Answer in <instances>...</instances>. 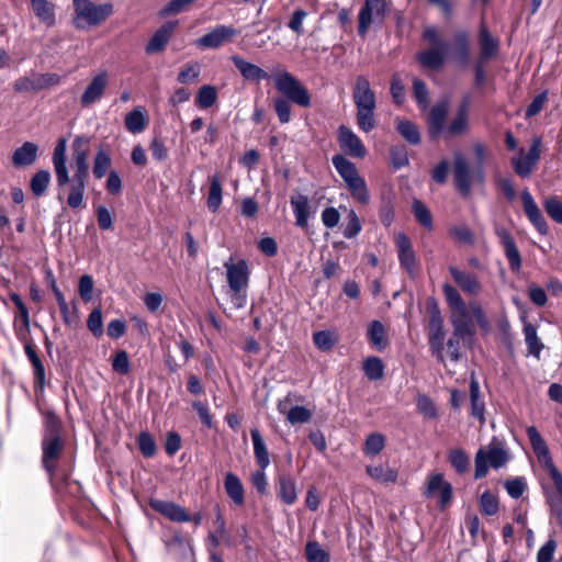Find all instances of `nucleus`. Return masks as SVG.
<instances>
[{"label":"nucleus","instance_id":"obj_1","mask_svg":"<svg viewBox=\"0 0 562 562\" xmlns=\"http://www.w3.org/2000/svg\"><path fill=\"white\" fill-rule=\"evenodd\" d=\"M90 143L91 137L88 135H77L74 138L71 147L75 171L71 178L67 166L66 138H59L53 151L52 162L56 179L57 199L61 202L65 191L68 189L66 203L72 210L85 205V192L89 177Z\"/></svg>","mask_w":562,"mask_h":562},{"label":"nucleus","instance_id":"obj_2","mask_svg":"<svg viewBox=\"0 0 562 562\" xmlns=\"http://www.w3.org/2000/svg\"><path fill=\"white\" fill-rule=\"evenodd\" d=\"M41 437V464L53 484L58 462L66 447L61 420L53 411L43 413Z\"/></svg>","mask_w":562,"mask_h":562},{"label":"nucleus","instance_id":"obj_3","mask_svg":"<svg viewBox=\"0 0 562 562\" xmlns=\"http://www.w3.org/2000/svg\"><path fill=\"white\" fill-rule=\"evenodd\" d=\"M273 82L276 89L284 95L273 100V108L281 124L289 123L291 120L290 102L302 108L311 106L308 90L291 72L282 70L274 74Z\"/></svg>","mask_w":562,"mask_h":562},{"label":"nucleus","instance_id":"obj_4","mask_svg":"<svg viewBox=\"0 0 562 562\" xmlns=\"http://www.w3.org/2000/svg\"><path fill=\"white\" fill-rule=\"evenodd\" d=\"M352 100L356 106L358 128L363 133L371 132L376 125V99L369 79L363 75L356 77L352 88Z\"/></svg>","mask_w":562,"mask_h":562},{"label":"nucleus","instance_id":"obj_5","mask_svg":"<svg viewBox=\"0 0 562 562\" xmlns=\"http://www.w3.org/2000/svg\"><path fill=\"white\" fill-rule=\"evenodd\" d=\"M422 38L431 47L417 53L416 60L424 68L431 70L441 69L447 59L448 44L442 40L437 27L434 25L426 26L423 30Z\"/></svg>","mask_w":562,"mask_h":562},{"label":"nucleus","instance_id":"obj_6","mask_svg":"<svg viewBox=\"0 0 562 562\" xmlns=\"http://www.w3.org/2000/svg\"><path fill=\"white\" fill-rule=\"evenodd\" d=\"M226 280L231 290V301L236 308L245 307L247 303V288L249 283V269L245 259L236 262L231 257L224 262Z\"/></svg>","mask_w":562,"mask_h":562},{"label":"nucleus","instance_id":"obj_7","mask_svg":"<svg viewBox=\"0 0 562 562\" xmlns=\"http://www.w3.org/2000/svg\"><path fill=\"white\" fill-rule=\"evenodd\" d=\"M72 4L74 24L79 30L100 25L114 12V7L111 2L95 4L91 0H72Z\"/></svg>","mask_w":562,"mask_h":562},{"label":"nucleus","instance_id":"obj_8","mask_svg":"<svg viewBox=\"0 0 562 562\" xmlns=\"http://www.w3.org/2000/svg\"><path fill=\"white\" fill-rule=\"evenodd\" d=\"M509 457L506 449L494 438L486 449L480 448L475 453L474 479L479 480L486 476L488 472V465H491L493 469H499L504 467Z\"/></svg>","mask_w":562,"mask_h":562},{"label":"nucleus","instance_id":"obj_9","mask_svg":"<svg viewBox=\"0 0 562 562\" xmlns=\"http://www.w3.org/2000/svg\"><path fill=\"white\" fill-rule=\"evenodd\" d=\"M427 312L429 326V347L432 355L436 356V358L440 362H443V342L446 333L443 328V318L441 316L440 307L434 297H429L427 301Z\"/></svg>","mask_w":562,"mask_h":562},{"label":"nucleus","instance_id":"obj_10","mask_svg":"<svg viewBox=\"0 0 562 562\" xmlns=\"http://www.w3.org/2000/svg\"><path fill=\"white\" fill-rule=\"evenodd\" d=\"M526 431L535 454L537 456L538 460L543 464V467L548 470L549 475L553 481L558 493L562 497V473L553 463L552 457L550 454L546 441L543 440L540 432L535 426L527 427Z\"/></svg>","mask_w":562,"mask_h":562},{"label":"nucleus","instance_id":"obj_11","mask_svg":"<svg viewBox=\"0 0 562 562\" xmlns=\"http://www.w3.org/2000/svg\"><path fill=\"white\" fill-rule=\"evenodd\" d=\"M387 11L385 0H364L358 14V34L364 36L372 23L382 24Z\"/></svg>","mask_w":562,"mask_h":562},{"label":"nucleus","instance_id":"obj_12","mask_svg":"<svg viewBox=\"0 0 562 562\" xmlns=\"http://www.w3.org/2000/svg\"><path fill=\"white\" fill-rule=\"evenodd\" d=\"M474 177H476L475 170H472L461 153H457L453 160V181L457 191L461 195L468 196L470 194Z\"/></svg>","mask_w":562,"mask_h":562},{"label":"nucleus","instance_id":"obj_13","mask_svg":"<svg viewBox=\"0 0 562 562\" xmlns=\"http://www.w3.org/2000/svg\"><path fill=\"white\" fill-rule=\"evenodd\" d=\"M470 97L465 95L459 103L454 117L446 126L443 134L446 138L460 137L470 131Z\"/></svg>","mask_w":562,"mask_h":562},{"label":"nucleus","instance_id":"obj_14","mask_svg":"<svg viewBox=\"0 0 562 562\" xmlns=\"http://www.w3.org/2000/svg\"><path fill=\"white\" fill-rule=\"evenodd\" d=\"M236 35H238V31L235 27L220 24L203 36L199 37L195 41V45L203 49H215L224 43L229 42Z\"/></svg>","mask_w":562,"mask_h":562},{"label":"nucleus","instance_id":"obj_15","mask_svg":"<svg viewBox=\"0 0 562 562\" xmlns=\"http://www.w3.org/2000/svg\"><path fill=\"white\" fill-rule=\"evenodd\" d=\"M337 140L340 148L356 158H363L367 149L359 136L348 126L340 125L337 130Z\"/></svg>","mask_w":562,"mask_h":562},{"label":"nucleus","instance_id":"obj_16","mask_svg":"<svg viewBox=\"0 0 562 562\" xmlns=\"http://www.w3.org/2000/svg\"><path fill=\"white\" fill-rule=\"evenodd\" d=\"M437 492H440L438 506L440 509H445L452 499V485L443 480V475L441 473L428 476L424 496L426 498H431Z\"/></svg>","mask_w":562,"mask_h":562},{"label":"nucleus","instance_id":"obj_17","mask_svg":"<svg viewBox=\"0 0 562 562\" xmlns=\"http://www.w3.org/2000/svg\"><path fill=\"white\" fill-rule=\"evenodd\" d=\"M495 234L498 237L499 244L504 249L505 257L508 261L509 268L513 272H518L521 269V257L516 246L515 239L510 233L501 226L495 227Z\"/></svg>","mask_w":562,"mask_h":562},{"label":"nucleus","instance_id":"obj_18","mask_svg":"<svg viewBox=\"0 0 562 562\" xmlns=\"http://www.w3.org/2000/svg\"><path fill=\"white\" fill-rule=\"evenodd\" d=\"M109 82V75L106 71H101L95 75L83 93L80 97V103L83 108L94 104L103 97Z\"/></svg>","mask_w":562,"mask_h":562},{"label":"nucleus","instance_id":"obj_19","mask_svg":"<svg viewBox=\"0 0 562 562\" xmlns=\"http://www.w3.org/2000/svg\"><path fill=\"white\" fill-rule=\"evenodd\" d=\"M395 243L401 267L405 269L409 276H414L417 269V260L409 238L405 234L400 233L396 236Z\"/></svg>","mask_w":562,"mask_h":562},{"label":"nucleus","instance_id":"obj_20","mask_svg":"<svg viewBox=\"0 0 562 562\" xmlns=\"http://www.w3.org/2000/svg\"><path fill=\"white\" fill-rule=\"evenodd\" d=\"M521 201L524 212L530 223L535 226L539 234L547 235L548 224L528 189L521 191Z\"/></svg>","mask_w":562,"mask_h":562},{"label":"nucleus","instance_id":"obj_21","mask_svg":"<svg viewBox=\"0 0 562 562\" xmlns=\"http://www.w3.org/2000/svg\"><path fill=\"white\" fill-rule=\"evenodd\" d=\"M178 23V21H168L159 26L147 42L145 52L147 54L161 53L169 43Z\"/></svg>","mask_w":562,"mask_h":562},{"label":"nucleus","instance_id":"obj_22","mask_svg":"<svg viewBox=\"0 0 562 562\" xmlns=\"http://www.w3.org/2000/svg\"><path fill=\"white\" fill-rule=\"evenodd\" d=\"M149 506L155 512L161 514L171 521L187 522L191 520V515H189L182 506L173 502L162 499H150Z\"/></svg>","mask_w":562,"mask_h":562},{"label":"nucleus","instance_id":"obj_23","mask_svg":"<svg viewBox=\"0 0 562 562\" xmlns=\"http://www.w3.org/2000/svg\"><path fill=\"white\" fill-rule=\"evenodd\" d=\"M291 209L295 217V225L300 228H307L310 218L315 211L312 210L307 195L297 193L290 199Z\"/></svg>","mask_w":562,"mask_h":562},{"label":"nucleus","instance_id":"obj_24","mask_svg":"<svg viewBox=\"0 0 562 562\" xmlns=\"http://www.w3.org/2000/svg\"><path fill=\"white\" fill-rule=\"evenodd\" d=\"M477 42L480 47L479 60H481V63H486L497 55L499 50V43L491 34L484 23H481L480 25Z\"/></svg>","mask_w":562,"mask_h":562},{"label":"nucleus","instance_id":"obj_25","mask_svg":"<svg viewBox=\"0 0 562 562\" xmlns=\"http://www.w3.org/2000/svg\"><path fill=\"white\" fill-rule=\"evenodd\" d=\"M449 273L464 293L469 295H477L480 293L482 286L474 273L460 270L454 266L449 267Z\"/></svg>","mask_w":562,"mask_h":562},{"label":"nucleus","instance_id":"obj_26","mask_svg":"<svg viewBox=\"0 0 562 562\" xmlns=\"http://www.w3.org/2000/svg\"><path fill=\"white\" fill-rule=\"evenodd\" d=\"M447 114V102H439L430 109L428 117V134L431 139H436L440 134H443Z\"/></svg>","mask_w":562,"mask_h":562},{"label":"nucleus","instance_id":"obj_27","mask_svg":"<svg viewBox=\"0 0 562 562\" xmlns=\"http://www.w3.org/2000/svg\"><path fill=\"white\" fill-rule=\"evenodd\" d=\"M451 325L453 327V336L461 338L463 341L472 339L475 334L474 325L469 316V310L458 312L451 315Z\"/></svg>","mask_w":562,"mask_h":562},{"label":"nucleus","instance_id":"obj_28","mask_svg":"<svg viewBox=\"0 0 562 562\" xmlns=\"http://www.w3.org/2000/svg\"><path fill=\"white\" fill-rule=\"evenodd\" d=\"M231 59L245 80L259 82L269 78V74L267 71L261 69L259 66L245 60L238 55L232 56Z\"/></svg>","mask_w":562,"mask_h":562},{"label":"nucleus","instance_id":"obj_29","mask_svg":"<svg viewBox=\"0 0 562 562\" xmlns=\"http://www.w3.org/2000/svg\"><path fill=\"white\" fill-rule=\"evenodd\" d=\"M470 416L477 419L481 426L486 422L485 402L481 396L480 384L474 376L470 381Z\"/></svg>","mask_w":562,"mask_h":562},{"label":"nucleus","instance_id":"obj_30","mask_svg":"<svg viewBox=\"0 0 562 562\" xmlns=\"http://www.w3.org/2000/svg\"><path fill=\"white\" fill-rule=\"evenodd\" d=\"M224 490L228 498L238 507L245 504V487L241 480L233 472L224 476Z\"/></svg>","mask_w":562,"mask_h":562},{"label":"nucleus","instance_id":"obj_31","mask_svg":"<svg viewBox=\"0 0 562 562\" xmlns=\"http://www.w3.org/2000/svg\"><path fill=\"white\" fill-rule=\"evenodd\" d=\"M278 497L285 505H293L297 499L295 479L291 474H280L277 477Z\"/></svg>","mask_w":562,"mask_h":562},{"label":"nucleus","instance_id":"obj_32","mask_svg":"<svg viewBox=\"0 0 562 562\" xmlns=\"http://www.w3.org/2000/svg\"><path fill=\"white\" fill-rule=\"evenodd\" d=\"M367 474L378 483L395 484L398 479V470L387 463L370 464L366 468Z\"/></svg>","mask_w":562,"mask_h":562},{"label":"nucleus","instance_id":"obj_33","mask_svg":"<svg viewBox=\"0 0 562 562\" xmlns=\"http://www.w3.org/2000/svg\"><path fill=\"white\" fill-rule=\"evenodd\" d=\"M254 457L259 468L267 469L270 465V454L268 447L258 428L250 429Z\"/></svg>","mask_w":562,"mask_h":562},{"label":"nucleus","instance_id":"obj_34","mask_svg":"<svg viewBox=\"0 0 562 562\" xmlns=\"http://www.w3.org/2000/svg\"><path fill=\"white\" fill-rule=\"evenodd\" d=\"M38 154V146L32 142H25L12 154V164L14 167H26L35 162Z\"/></svg>","mask_w":562,"mask_h":562},{"label":"nucleus","instance_id":"obj_35","mask_svg":"<svg viewBox=\"0 0 562 562\" xmlns=\"http://www.w3.org/2000/svg\"><path fill=\"white\" fill-rule=\"evenodd\" d=\"M36 18L47 27L56 23L55 4L48 0H30Z\"/></svg>","mask_w":562,"mask_h":562},{"label":"nucleus","instance_id":"obj_36","mask_svg":"<svg viewBox=\"0 0 562 562\" xmlns=\"http://www.w3.org/2000/svg\"><path fill=\"white\" fill-rule=\"evenodd\" d=\"M453 54L458 61L465 64L470 59V35L465 30H458L453 34Z\"/></svg>","mask_w":562,"mask_h":562},{"label":"nucleus","instance_id":"obj_37","mask_svg":"<svg viewBox=\"0 0 562 562\" xmlns=\"http://www.w3.org/2000/svg\"><path fill=\"white\" fill-rule=\"evenodd\" d=\"M24 351L33 368L34 382L43 389L45 384V368L36 352L35 346L31 342H26L24 345Z\"/></svg>","mask_w":562,"mask_h":562},{"label":"nucleus","instance_id":"obj_38","mask_svg":"<svg viewBox=\"0 0 562 562\" xmlns=\"http://www.w3.org/2000/svg\"><path fill=\"white\" fill-rule=\"evenodd\" d=\"M331 162L338 175L346 183L359 177L355 164L348 160L345 156L337 154L333 156Z\"/></svg>","mask_w":562,"mask_h":562},{"label":"nucleus","instance_id":"obj_39","mask_svg":"<svg viewBox=\"0 0 562 562\" xmlns=\"http://www.w3.org/2000/svg\"><path fill=\"white\" fill-rule=\"evenodd\" d=\"M50 179V172L46 169H42L35 172L30 181V189L33 195L36 198L43 196L48 189Z\"/></svg>","mask_w":562,"mask_h":562},{"label":"nucleus","instance_id":"obj_40","mask_svg":"<svg viewBox=\"0 0 562 562\" xmlns=\"http://www.w3.org/2000/svg\"><path fill=\"white\" fill-rule=\"evenodd\" d=\"M368 338L378 350H383L387 346L385 328L380 321H372L370 323Z\"/></svg>","mask_w":562,"mask_h":562},{"label":"nucleus","instance_id":"obj_41","mask_svg":"<svg viewBox=\"0 0 562 562\" xmlns=\"http://www.w3.org/2000/svg\"><path fill=\"white\" fill-rule=\"evenodd\" d=\"M362 369L364 375L370 381L381 380L384 375V364L383 361L375 356L368 357L363 360Z\"/></svg>","mask_w":562,"mask_h":562},{"label":"nucleus","instance_id":"obj_42","mask_svg":"<svg viewBox=\"0 0 562 562\" xmlns=\"http://www.w3.org/2000/svg\"><path fill=\"white\" fill-rule=\"evenodd\" d=\"M396 130L411 145H418L422 140L419 130L415 123L408 120L398 121Z\"/></svg>","mask_w":562,"mask_h":562},{"label":"nucleus","instance_id":"obj_43","mask_svg":"<svg viewBox=\"0 0 562 562\" xmlns=\"http://www.w3.org/2000/svg\"><path fill=\"white\" fill-rule=\"evenodd\" d=\"M442 293L445 295L447 304L449 305L450 308L454 311V313H463L464 310H468V306L464 303L462 296L460 295L458 290L451 284L445 283L442 285Z\"/></svg>","mask_w":562,"mask_h":562},{"label":"nucleus","instance_id":"obj_44","mask_svg":"<svg viewBox=\"0 0 562 562\" xmlns=\"http://www.w3.org/2000/svg\"><path fill=\"white\" fill-rule=\"evenodd\" d=\"M111 166V156L110 154L102 147H100L93 158L92 172L95 179H102L106 172L109 167Z\"/></svg>","mask_w":562,"mask_h":562},{"label":"nucleus","instance_id":"obj_45","mask_svg":"<svg viewBox=\"0 0 562 562\" xmlns=\"http://www.w3.org/2000/svg\"><path fill=\"white\" fill-rule=\"evenodd\" d=\"M222 184L217 175H214L210 179V189L207 195V207L212 212H216L222 203Z\"/></svg>","mask_w":562,"mask_h":562},{"label":"nucleus","instance_id":"obj_46","mask_svg":"<svg viewBox=\"0 0 562 562\" xmlns=\"http://www.w3.org/2000/svg\"><path fill=\"white\" fill-rule=\"evenodd\" d=\"M448 461L459 474L465 473L470 465V459L461 448L451 449L448 453Z\"/></svg>","mask_w":562,"mask_h":562},{"label":"nucleus","instance_id":"obj_47","mask_svg":"<svg viewBox=\"0 0 562 562\" xmlns=\"http://www.w3.org/2000/svg\"><path fill=\"white\" fill-rule=\"evenodd\" d=\"M351 196L358 202L366 204L370 200L367 183L360 176L346 183Z\"/></svg>","mask_w":562,"mask_h":562},{"label":"nucleus","instance_id":"obj_48","mask_svg":"<svg viewBox=\"0 0 562 562\" xmlns=\"http://www.w3.org/2000/svg\"><path fill=\"white\" fill-rule=\"evenodd\" d=\"M524 335L529 353L539 358L543 345L537 336V328L532 324L526 323L524 326Z\"/></svg>","mask_w":562,"mask_h":562},{"label":"nucleus","instance_id":"obj_49","mask_svg":"<svg viewBox=\"0 0 562 562\" xmlns=\"http://www.w3.org/2000/svg\"><path fill=\"white\" fill-rule=\"evenodd\" d=\"M217 100V90L212 85L202 86L195 97V103L201 109L211 108Z\"/></svg>","mask_w":562,"mask_h":562},{"label":"nucleus","instance_id":"obj_50","mask_svg":"<svg viewBox=\"0 0 562 562\" xmlns=\"http://www.w3.org/2000/svg\"><path fill=\"white\" fill-rule=\"evenodd\" d=\"M125 127L133 134L143 132L146 127V117L140 109H134L125 116Z\"/></svg>","mask_w":562,"mask_h":562},{"label":"nucleus","instance_id":"obj_51","mask_svg":"<svg viewBox=\"0 0 562 562\" xmlns=\"http://www.w3.org/2000/svg\"><path fill=\"white\" fill-rule=\"evenodd\" d=\"M384 446L385 437L380 432H372L366 438L363 452L367 456L375 457L384 449Z\"/></svg>","mask_w":562,"mask_h":562},{"label":"nucleus","instance_id":"obj_52","mask_svg":"<svg viewBox=\"0 0 562 562\" xmlns=\"http://www.w3.org/2000/svg\"><path fill=\"white\" fill-rule=\"evenodd\" d=\"M307 562H329V553L326 552L317 541H308L305 546Z\"/></svg>","mask_w":562,"mask_h":562},{"label":"nucleus","instance_id":"obj_53","mask_svg":"<svg viewBox=\"0 0 562 562\" xmlns=\"http://www.w3.org/2000/svg\"><path fill=\"white\" fill-rule=\"evenodd\" d=\"M59 311L63 317V322L67 326H77L80 323L79 308L76 300H72L70 304L66 303L59 306Z\"/></svg>","mask_w":562,"mask_h":562},{"label":"nucleus","instance_id":"obj_54","mask_svg":"<svg viewBox=\"0 0 562 562\" xmlns=\"http://www.w3.org/2000/svg\"><path fill=\"white\" fill-rule=\"evenodd\" d=\"M413 95L419 109L425 110L429 105V92L426 83L420 78L413 79Z\"/></svg>","mask_w":562,"mask_h":562},{"label":"nucleus","instance_id":"obj_55","mask_svg":"<svg viewBox=\"0 0 562 562\" xmlns=\"http://www.w3.org/2000/svg\"><path fill=\"white\" fill-rule=\"evenodd\" d=\"M480 509L485 516H494L498 513L499 505L496 495L485 491L480 496Z\"/></svg>","mask_w":562,"mask_h":562},{"label":"nucleus","instance_id":"obj_56","mask_svg":"<svg viewBox=\"0 0 562 562\" xmlns=\"http://www.w3.org/2000/svg\"><path fill=\"white\" fill-rule=\"evenodd\" d=\"M412 210L420 225H423L427 229L432 228L431 213L422 201L415 199L412 203Z\"/></svg>","mask_w":562,"mask_h":562},{"label":"nucleus","instance_id":"obj_57","mask_svg":"<svg viewBox=\"0 0 562 562\" xmlns=\"http://www.w3.org/2000/svg\"><path fill=\"white\" fill-rule=\"evenodd\" d=\"M416 406L420 414L426 418L435 419L438 417V411L434 401L426 394H418L416 397Z\"/></svg>","mask_w":562,"mask_h":562},{"label":"nucleus","instance_id":"obj_58","mask_svg":"<svg viewBox=\"0 0 562 562\" xmlns=\"http://www.w3.org/2000/svg\"><path fill=\"white\" fill-rule=\"evenodd\" d=\"M137 445L140 453L145 458H151L156 454L157 446L153 436L147 431H142L137 437Z\"/></svg>","mask_w":562,"mask_h":562},{"label":"nucleus","instance_id":"obj_59","mask_svg":"<svg viewBox=\"0 0 562 562\" xmlns=\"http://www.w3.org/2000/svg\"><path fill=\"white\" fill-rule=\"evenodd\" d=\"M390 158L393 167L398 170L408 165L409 158L404 145H395L390 149Z\"/></svg>","mask_w":562,"mask_h":562},{"label":"nucleus","instance_id":"obj_60","mask_svg":"<svg viewBox=\"0 0 562 562\" xmlns=\"http://www.w3.org/2000/svg\"><path fill=\"white\" fill-rule=\"evenodd\" d=\"M536 165L537 162L533 160H529V157H527L526 155L524 157H517L512 159V166L515 172L521 178H528L531 175Z\"/></svg>","mask_w":562,"mask_h":562},{"label":"nucleus","instance_id":"obj_61","mask_svg":"<svg viewBox=\"0 0 562 562\" xmlns=\"http://www.w3.org/2000/svg\"><path fill=\"white\" fill-rule=\"evenodd\" d=\"M504 487L508 495L515 499L522 496L527 488L526 480L522 476H517L504 482Z\"/></svg>","mask_w":562,"mask_h":562},{"label":"nucleus","instance_id":"obj_62","mask_svg":"<svg viewBox=\"0 0 562 562\" xmlns=\"http://www.w3.org/2000/svg\"><path fill=\"white\" fill-rule=\"evenodd\" d=\"M312 418V412L304 407V406H293L291 409L286 413V420L292 424H304L310 422Z\"/></svg>","mask_w":562,"mask_h":562},{"label":"nucleus","instance_id":"obj_63","mask_svg":"<svg viewBox=\"0 0 562 562\" xmlns=\"http://www.w3.org/2000/svg\"><path fill=\"white\" fill-rule=\"evenodd\" d=\"M313 341L315 346L323 351L330 350L336 344L335 336L329 330H319L314 333Z\"/></svg>","mask_w":562,"mask_h":562},{"label":"nucleus","instance_id":"obj_64","mask_svg":"<svg viewBox=\"0 0 562 562\" xmlns=\"http://www.w3.org/2000/svg\"><path fill=\"white\" fill-rule=\"evenodd\" d=\"M547 214L557 223L562 224V202L557 198H549L543 203Z\"/></svg>","mask_w":562,"mask_h":562}]
</instances>
